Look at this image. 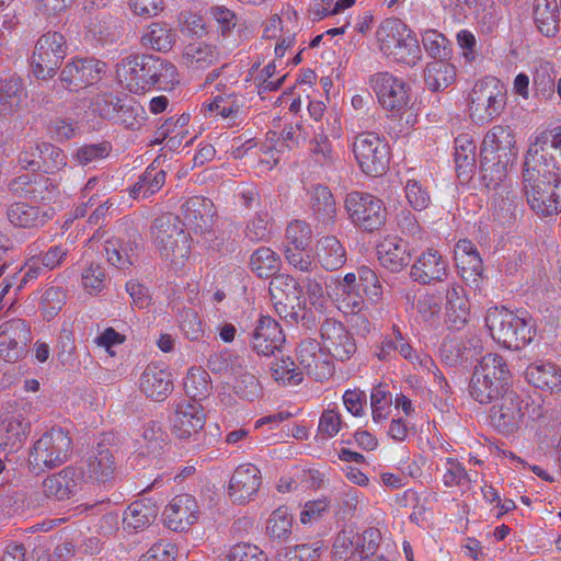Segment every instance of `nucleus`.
I'll return each mask as SVG.
<instances>
[{"mask_svg": "<svg viewBox=\"0 0 561 561\" xmlns=\"http://www.w3.org/2000/svg\"><path fill=\"white\" fill-rule=\"evenodd\" d=\"M523 191L537 216L549 218L561 213V125L541 133L529 145Z\"/></svg>", "mask_w": 561, "mask_h": 561, "instance_id": "obj_1", "label": "nucleus"}, {"mask_svg": "<svg viewBox=\"0 0 561 561\" xmlns=\"http://www.w3.org/2000/svg\"><path fill=\"white\" fill-rule=\"evenodd\" d=\"M118 83L134 94H145L153 88L172 90L179 83L176 67L151 54H130L116 65Z\"/></svg>", "mask_w": 561, "mask_h": 561, "instance_id": "obj_2", "label": "nucleus"}, {"mask_svg": "<svg viewBox=\"0 0 561 561\" xmlns=\"http://www.w3.org/2000/svg\"><path fill=\"white\" fill-rule=\"evenodd\" d=\"M542 417V405L528 393L514 389L496 398L489 411L490 426L506 438L533 428Z\"/></svg>", "mask_w": 561, "mask_h": 561, "instance_id": "obj_3", "label": "nucleus"}, {"mask_svg": "<svg viewBox=\"0 0 561 561\" xmlns=\"http://www.w3.org/2000/svg\"><path fill=\"white\" fill-rule=\"evenodd\" d=\"M484 321L492 340L506 350H523L536 336V323L526 311L491 307L486 311Z\"/></svg>", "mask_w": 561, "mask_h": 561, "instance_id": "obj_4", "label": "nucleus"}, {"mask_svg": "<svg viewBox=\"0 0 561 561\" xmlns=\"http://www.w3.org/2000/svg\"><path fill=\"white\" fill-rule=\"evenodd\" d=\"M516 157L515 137L508 126L495 125L484 136L481 147L482 178L495 190L507 176Z\"/></svg>", "mask_w": 561, "mask_h": 561, "instance_id": "obj_5", "label": "nucleus"}, {"mask_svg": "<svg viewBox=\"0 0 561 561\" xmlns=\"http://www.w3.org/2000/svg\"><path fill=\"white\" fill-rule=\"evenodd\" d=\"M185 224L173 214H164L153 221L151 237L160 257L174 271L182 270L191 257L192 238Z\"/></svg>", "mask_w": 561, "mask_h": 561, "instance_id": "obj_6", "label": "nucleus"}, {"mask_svg": "<svg viewBox=\"0 0 561 561\" xmlns=\"http://www.w3.org/2000/svg\"><path fill=\"white\" fill-rule=\"evenodd\" d=\"M512 378L506 360L499 354L489 353L476 365L469 382V394L479 404H491L500 398Z\"/></svg>", "mask_w": 561, "mask_h": 561, "instance_id": "obj_7", "label": "nucleus"}, {"mask_svg": "<svg viewBox=\"0 0 561 561\" xmlns=\"http://www.w3.org/2000/svg\"><path fill=\"white\" fill-rule=\"evenodd\" d=\"M507 105V88L499 78L479 79L468 94V115L477 125L499 118Z\"/></svg>", "mask_w": 561, "mask_h": 561, "instance_id": "obj_8", "label": "nucleus"}, {"mask_svg": "<svg viewBox=\"0 0 561 561\" xmlns=\"http://www.w3.org/2000/svg\"><path fill=\"white\" fill-rule=\"evenodd\" d=\"M369 83L379 104L390 113L391 117L402 119L403 115L408 114L407 125H413L416 122V115L411 112L410 87L402 79L388 71H381L373 75Z\"/></svg>", "mask_w": 561, "mask_h": 561, "instance_id": "obj_9", "label": "nucleus"}, {"mask_svg": "<svg viewBox=\"0 0 561 561\" xmlns=\"http://www.w3.org/2000/svg\"><path fill=\"white\" fill-rule=\"evenodd\" d=\"M71 453L72 440L69 433L54 426L34 442L28 454V465L34 472H44L64 465Z\"/></svg>", "mask_w": 561, "mask_h": 561, "instance_id": "obj_10", "label": "nucleus"}, {"mask_svg": "<svg viewBox=\"0 0 561 561\" xmlns=\"http://www.w3.org/2000/svg\"><path fill=\"white\" fill-rule=\"evenodd\" d=\"M344 206L351 221L362 230L373 232L386 224L385 203L373 194L353 191L346 195Z\"/></svg>", "mask_w": 561, "mask_h": 561, "instance_id": "obj_11", "label": "nucleus"}, {"mask_svg": "<svg viewBox=\"0 0 561 561\" xmlns=\"http://www.w3.org/2000/svg\"><path fill=\"white\" fill-rule=\"evenodd\" d=\"M353 153L360 170L370 176L386 172L390 160L387 141L376 133H362L353 141Z\"/></svg>", "mask_w": 561, "mask_h": 561, "instance_id": "obj_12", "label": "nucleus"}, {"mask_svg": "<svg viewBox=\"0 0 561 561\" xmlns=\"http://www.w3.org/2000/svg\"><path fill=\"white\" fill-rule=\"evenodd\" d=\"M66 56V39L58 32H48L41 36L32 56V69L37 79L45 80L55 76Z\"/></svg>", "mask_w": 561, "mask_h": 561, "instance_id": "obj_13", "label": "nucleus"}, {"mask_svg": "<svg viewBox=\"0 0 561 561\" xmlns=\"http://www.w3.org/2000/svg\"><path fill=\"white\" fill-rule=\"evenodd\" d=\"M271 300L277 314L287 321H296L302 308V287L288 274H277L270 282Z\"/></svg>", "mask_w": 561, "mask_h": 561, "instance_id": "obj_14", "label": "nucleus"}, {"mask_svg": "<svg viewBox=\"0 0 561 561\" xmlns=\"http://www.w3.org/2000/svg\"><path fill=\"white\" fill-rule=\"evenodd\" d=\"M199 113L206 118L219 121L222 127L233 128L245 121L248 107L244 98L240 94H218L203 102Z\"/></svg>", "mask_w": 561, "mask_h": 561, "instance_id": "obj_15", "label": "nucleus"}, {"mask_svg": "<svg viewBox=\"0 0 561 561\" xmlns=\"http://www.w3.org/2000/svg\"><path fill=\"white\" fill-rule=\"evenodd\" d=\"M319 332L320 343L330 358L344 363L356 354L355 337L343 322L328 318L321 323Z\"/></svg>", "mask_w": 561, "mask_h": 561, "instance_id": "obj_16", "label": "nucleus"}, {"mask_svg": "<svg viewBox=\"0 0 561 561\" xmlns=\"http://www.w3.org/2000/svg\"><path fill=\"white\" fill-rule=\"evenodd\" d=\"M205 423L206 414L199 402L181 399L174 403L170 430L178 439H194L203 431Z\"/></svg>", "mask_w": 561, "mask_h": 561, "instance_id": "obj_17", "label": "nucleus"}, {"mask_svg": "<svg viewBox=\"0 0 561 561\" xmlns=\"http://www.w3.org/2000/svg\"><path fill=\"white\" fill-rule=\"evenodd\" d=\"M106 65L95 58H73L60 73V82L69 91L79 90L99 82Z\"/></svg>", "mask_w": 561, "mask_h": 561, "instance_id": "obj_18", "label": "nucleus"}, {"mask_svg": "<svg viewBox=\"0 0 561 561\" xmlns=\"http://www.w3.org/2000/svg\"><path fill=\"white\" fill-rule=\"evenodd\" d=\"M296 353L299 365L314 380L323 381L332 376L334 365L317 340L310 337L302 340Z\"/></svg>", "mask_w": 561, "mask_h": 561, "instance_id": "obj_19", "label": "nucleus"}, {"mask_svg": "<svg viewBox=\"0 0 561 561\" xmlns=\"http://www.w3.org/2000/svg\"><path fill=\"white\" fill-rule=\"evenodd\" d=\"M32 340L30 325L22 319H12L0 324V357L13 363L25 354Z\"/></svg>", "mask_w": 561, "mask_h": 561, "instance_id": "obj_20", "label": "nucleus"}, {"mask_svg": "<svg viewBox=\"0 0 561 561\" xmlns=\"http://www.w3.org/2000/svg\"><path fill=\"white\" fill-rule=\"evenodd\" d=\"M199 517V507L195 497L187 493L175 495L164 507L165 526L173 531L188 529Z\"/></svg>", "mask_w": 561, "mask_h": 561, "instance_id": "obj_21", "label": "nucleus"}, {"mask_svg": "<svg viewBox=\"0 0 561 561\" xmlns=\"http://www.w3.org/2000/svg\"><path fill=\"white\" fill-rule=\"evenodd\" d=\"M261 484L260 469L253 463H242L230 478L228 495L233 503L245 504L256 495Z\"/></svg>", "mask_w": 561, "mask_h": 561, "instance_id": "obj_22", "label": "nucleus"}, {"mask_svg": "<svg viewBox=\"0 0 561 561\" xmlns=\"http://www.w3.org/2000/svg\"><path fill=\"white\" fill-rule=\"evenodd\" d=\"M139 389L149 399L164 401L173 390V377L164 363L148 364L139 378Z\"/></svg>", "mask_w": 561, "mask_h": 561, "instance_id": "obj_23", "label": "nucleus"}, {"mask_svg": "<svg viewBox=\"0 0 561 561\" xmlns=\"http://www.w3.org/2000/svg\"><path fill=\"white\" fill-rule=\"evenodd\" d=\"M83 482V470L73 466H67L60 471L47 476L42 488L44 494L57 501L72 497Z\"/></svg>", "mask_w": 561, "mask_h": 561, "instance_id": "obj_24", "label": "nucleus"}, {"mask_svg": "<svg viewBox=\"0 0 561 561\" xmlns=\"http://www.w3.org/2000/svg\"><path fill=\"white\" fill-rule=\"evenodd\" d=\"M285 335L278 322L270 316H261L251 334L250 344L259 355L272 356L279 351Z\"/></svg>", "mask_w": 561, "mask_h": 561, "instance_id": "obj_25", "label": "nucleus"}, {"mask_svg": "<svg viewBox=\"0 0 561 561\" xmlns=\"http://www.w3.org/2000/svg\"><path fill=\"white\" fill-rule=\"evenodd\" d=\"M448 262L435 249H427L420 254L411 267V276L420 284L444 282L448 276Z\"/></svg>", "mask_w": 561, "mask_h": 561, "instance_id": "obj_26", "label": "nucleus"}, {"mask_svg": "<svg viewBox=\"0 0 561 561\" xmlns=\"http://www.w3.org/2000/svg\"><path fill=\"white\" fill-rule=\"evenodd\" d=\"M184 220L195 233H205L211 230L216 207L211 199L204 196H192L181 206Z\"/></svg>", "mask_w": 561, "mask_h": 561, "instance_id": "obj_27", "label": "nucleus"}, {"mask_svg": "<svg viewBox=\"0 0 561 561\" xmlns=\"http://www.w3.org/2000/svg\"><path fill=\"white\" fill-rule=\"evenodd\" d=\"M376 252L380 265L392 273L402 271L411 259L408 242L398 236L383 237L377 244Z\"/></svg>", "mask_w": 561, "mask_h": 561, "instance_id": "obj_28", "label": "nucleus"}, {"mask_svg": "<svg viewBox=\"0 0 561 561\" xmlns=\"http://www.w3.org/2000/svg\"><path fill=\"white\" fill-rule=\"evenodd\" d=\"M30 422L21 412L0 415V448L7 453L19 450L30 432Z\"/></svg>", "mask_w": 561, "mask_h": 561, "instance_id": "obj_29", "label": "nucleus"}, {"mask_svg": "<svg viewBox=\"0 0 561 561\" xmlns=\"http://www.w3.org/2000/svg\"><path fill=\"white\" fill-rule=\"evenodd\" d=\"M446 322L450 329L460 330L470 318V302L465 287L458 283L448 285L445 305Z\"/></svg>", "mask_w": 561, "mask_h": 561, "instance_id": "obj_30", "label": "nucleus"}, {"mask_svg": "<svg viewBox=\"0 0 561 561\" xmlns=\"http://www.w3.org/2000/svg\"><path fill=\"white\" fill-rule=\"evenodd\" d=\"M116 461L113 453L99 445L95 450L88 457L85 461V470L88 479L98 484L112 483L116 476Z\"/></svg>", "mask_w": 561, "mask_h": 561, "instance_id": "obj_31", "label": "nucleus"}, {"mask_svg": "<svg viewBox=\"0 0 561 561\" xmlns=\"http://www.w3.org/2000/svg\"><path fill=\"white\" fill-rule=\"evenodd\" d=\"M454 259L461 277L467 282H478L483 274V261L476 247L469 239H460L454 250Z\"/></svg>", "mask_w": 561, "mask_h": 561, "instance_id": "obj_32", "label": "nucleus"}, {"mask_svg": "<svg viewBox=\"0 0 561 561\" xmlns=\"http://www.w3.org/2000/svg\"><path fill=\"white\" fill-rule=\"evenodd\" d=\"M219 58L220 51L216 45L196 41L184 46L181 65L192 71H204L215 66Z\"/></svg>", "mask_w": 561, "mask_h": 561, "instance_id": "obj_33", "label": "nucleus"}, {"mask_svg": "<svg viewBox=\"0 0 561 561\" xmlns=\"http://www.w3.org/2000/svg\"><path fill=\"white\" fill-rule=\"evenodd\" d=\"M317 266L328 272H334L344 266L347 260V252L343 243L335 236H324L316 243Z\"/></svg>", "mask_w": 561, "mask_h": 561, "instance_id": "obj_34", "label": "nucleus"}, {"mask_svg": "<svg viewBox=\"0 0 561 561\" xmlns=\"http://www.w3.org/2000/svg\"><path fill=\"white\" fill-rule=\"evenodd\" d=\"M158 507L148 500H136L124 511L122 516L123 529L129 534L148 528L157 518Z\"/></svg>", "mask_w": 561, "mask_h": 561, "instance_id": "obj_35", "label": "nucleus"}, {"mask_svg": "<svg viewBox=\"0 0 561 561\" xmlns=\"http://www.w3.org/2000/svg\"><path fill=\"white\" fill-rule=\"evenodd\" d=\"M176 41V30L161 21L146 25L140 37V43L145 48L162 54L171 51Z\"/></svg>", "mask_w": 561, "mask_h": 561, "instance_id": "obj_36", "label": "nucleus"}, {"mask_svg": "<svg viewBox=\"0 0 561 561\" xmlns=\"http://www.w3.org/2000/svg\"><path fill=\"white\" fill-rule=\"evenodd\" d=\"M526 380L534 387L554 392L561 390V368L550 360H537L527 366Z\"/></svg>", "mask_w": 561, "mask_h": 561, "instance_id": "obj_37", "label": "nucleus"}, {"mask_svg": "<svg viewBox=\"0 0 561 561\" xmlns=\"http://www.w3.org/2000/svg\"><path fill=\"white\" fill-rule=\"evenodd\" d=\"M8 220L19 228L32 229L44 226L50 218L48 213L26 203H13L7 209Z\"/></svg>", "mask_w": 561, "mask_h": 561, "instance_id": "obj_38", "label": "nucleus"}, {"mask_svg": "<svg viewBox=\"0 0 561 561\" xmlns=\"http://www.w3.org/2000/svg\"><path fill=\"white\" fill-rule=\"evenodd\" d=\"M455 164L459 179L469 180L476 171V144L468 134L455 138Z\"/></svg>", "mask_w": 561, "mask_h": 561, "instance_id": "obj_39", "label": "nucleus"}, {"mask_svg": "<svg viewBox=\"0 0 561 561\" xmlns=\"http://www.w3.org/2000/svg\"><path fill=\"white\" fill-rule=\"evenodd\" d=\"M413 35L415 34L399 19L385 20L376 32L379 49L385 56L399 43Z\"/></svg>", "mask_w": 561, "mask_h": 561, "instance_id": "obj_40", "label": "nucleus"}, {"mask_svg": "<svg viewBox=\"0 0 561 561\" xmlns=\"http://www.w3.org/2000/svg\"><path fill=\"white\" fill-rule=\"evenodd\" d=\"M309 196L316 218L324 224L333 222L336 216V204L330 188L322 184L313 185L309 190Z\"/></svg>", "mask_w": 561, "mask_h": 561, "instance_id": "obj_41", "label": "nucleus"}, {"mask_svg": "<svg viewBox=\"0 0 561 561\" xmlns=\"http://www.w3.org/2000/svg\"><path fill=\"white\" fill-rule=\"evenodd\" d=\"M394 342L398 344L397 353L408 360L414 369L431 371L435 367L434 359L426 353L412 346L410 340L401 332L398 325H392Z\"/></svg>", "mask_w": 561, "mask_h": 561, "instance_id": "obj_42", "label": "nucleus"}, {"mask_svg": "<svg viewBox=\"0 0 561 561\" xmlns=\"http://www.w3.org/2000/svg\"><path fill=\"white\" fill-rule=\"evenodd\" d=\"M534 19L541 34L553 37L559 32V5L557 0H535Z\"/></svg>", "mask_w": 561, "mask_h": 561, "instance_id": "obj_43", "label": "nucleus"}, {"mask_svg": "<svg viewBox=\"0 0 561 561\" xmlns=\"http://www.w3.org/2000/svg\"><path fill=\"white\" fill-rule=\"evenodd\" d=\"M250 270L260 278H268L277 275L282 266V260L277 252L268 247L257 248L250 256Z\"/></svg>", "mask_w": 561, "mask_h": 561, "instance_id": "obj_44", "label": "nucleus"}, {"mask_svg": "<svg viewBox=\"0 0 561 561\" xmlns=\"http://www.w3.org/2000/svg\"><path fill=\"white\" fill-rule=\"evenodd\" d=\"M455 80V66L444 60L428 62L424 69L425 84L433 92L445 90Z\"/></svg>", "mask_w": 561, "mask_h": 561, "instance_id": "obj_45", "label": "nucleus"}, {"mask_svg": "<svg viewBox=\"0 0 561 561\" xmlns=\"http://www.w3.org/2000/svg\"><path fill=\"white\" fill-rule=\"evenodd\" d=\"M148 119L145 107L135 99H122L114 123L129 130H140Z\"/></svg>", "mask_w": 561, "mask_h": 561, "instance_id": "obj_46", "label": "nucleus"}, {"mask_svg": "<svg viewBox=\"0 0 561 561\" xmlns=\"http://www.w3.org/2000/svg\"><path fill=\"white\" fill-rule=\"evenodd\" d=\"M556 66L551 61L541 60L533 71L535 96L546 101L552 100L556 90Z\"/></svg>", "mask_w": 561, "mask_h": 561, "instance_id": "obj_47", "label": "nucleus"}, {"mask_svg": "<svg viewBox=\"0 0 561 561\" xmlns=\"http://www.w3.org/2000/svg\"><path fill=\"white\" fill-rule=\"evenodd\" d=\"M477 472L470 473L457 458L446 457L443 462L442 482L446 488L470 489L477 481Z\"/></svg>", "mask_w": 561, "mask_h": 561, "instance_id": "obj_48", "label": "nucleus"}, {"mask_svg": "<svg viewBox=\"0 0 561 561\" xmlns=\"http://www.w3.org/2000/svg\"><path fill=\"white\" fill-rule=\"evenodd\" d=\"M294 518L287 506L274 510L266 520V535L272 541L284 542L293 533Z\"/></svg>", "mask_w": 561, "mask_h": 561, "instance_id": "obj_49", "label": "nucleus"}, {"mask_svg": "<svg viewBox=\"0 0 561 561\" xmlns=\"http://www.w3.org/2000/svg\"><path fill=\"white\" fill-rule=\"evenodd\" d=\"M165 182V172L152 165L148 167L130 188L134 198L146 199L157 193Z\"/></svg>", "mask_w": 561, "mask_h": 561, "instance_id": "obj_50", "label": "nucleus"}, {"mask_svg": "<svg viewBox=\"0 0 561 561\" xmlns=\"http://www.w3.org/2000/svg\"><path fill=\"white\" fill-rule=\"evenodd\" d=\"M184 390L191 401H202L211 390L208 373L201 367H191L184 378Z\"/></svg>", "mask_w": 561, "mask_h": 561, "instance_id": "obj_51", "label": "nucleus"}, {"mask_svg": "<svg viewBox=\"0 0 561 561\" xmlns=\"http://www.w3.org/2000/svg\"><path fill=\"white\" fill-rule=\"evenodd\" d=\"M241 364H243V358L228 350L214 353L207 359L208 369L213 374L224 376L227 381L232 375L241 371Z\"/></svg>", "mask_w": 561, "mask_h": 561, "instance_id": "obj_52", "label": "nucleus"}, {"mask_svg": "<svg viewBox=\"0 0 561 561\" xmlns=\"http://www.w3.org/2000/svg\"><path fill=\"white\" fill-rule=\"evenodd\" d=\"M386 57L409 67L416 66L422 58V51L416 35L399 43Z\"/></svg>", "mask_w": 561, "mask_h": 561, "instance_id": "obj_53", "label": "nucleus"}, {"mask_svg": "<svg viewBox=\"0 0 561 561\" xmlns=\"http://www.w3.org/2000/svg\"><path fill=\"white\" fill-rule=\"evenodd\" d=\"M312 230L310 225L300 219H293L288 222L285 230L284 249H297L300 247H310Z\"/></svg>", "mask_w": 561, "mask_h": 561, "instance_id": "obj_54", "label": "nucleus"}, {"mask_svg": "<svg viewBox=\"0 0 561 561\" xmlns=\"http://www.w3.org/2000/svg\"><path fill=\"white\" fill-rule=\"evenodd\" d=\"M358 282L365 296L373 302L378 304L383 297V286L375 270L367 265L357 267Z\"/></svg>", "mask_w": 561, "mask_h": 561, "instance_id": "obj_55", "label": "nucleus"}, {"mask_svg": "<svg viewBox=\"0 0 561 561\" xmlns=\"http://www.w3.org/2000/svg\"><path fill=\"white\" fill-rule=\"evenodd\" d=\"M234 392L247 400H253L260 393V383L256 377L247 370L245 363L241 364V371L232 375L228 380Z\"/></svg>", "mask_w": 561, "mask_h": 561, "instance_id": "obj_56", "label": "nucleus"}, {"mask_svg": "<svg viewBox=\"0 0 561 561\" xmlns=\"http://www.w3.org/2000/svg\"><path fill=\"white\" fill-rule=\"evenodd\" d=\"M422 42L426 53L433 58L439 60L451 56L453 49L448 38L436 30H427L422 36Z\"/></svg>", "mask_w": 561, "mask_h": 561, "instance_id": "obj_57", "label": "nucleus"}, {"mask_svg": "<svg viewBox=\"0 0 561 561\" xmlns=\"http://www.w3.org/2000/svg\"><path fill=\"white\" fill-rule=\"evenodd\" d=\"M468 351L466 341L461 336H446L439 347L442 360L449 366H456L462 362Z\"/></svg>", "mask_w": 561, "mask_h": 561, "instance_id": "obj_58", "label": "nucleus"}, {"mask_svg": "<svg viewBox=\"0 0 561 561\" xmlns=\"http://www.w3.org/2000/svg\"><path fill=\"white\" fill-rule=\"evenodd\" d=\"M271 371L275 381L284 385H298L302 380L301 371L289 357L273 362Z\"/></svg>", "mask_w": 561, "mask_h": 561, "instance_id": "obj_59", "label": "nucleus"}, {"mask_svg": "<svg viewBox=\"0 0 561 561\" xmlns=\"http://www.w3.org/2000/svg\"><path fill=\"white\" fill-rule=\"evenodd\" d=\"M287 263L297 271L311 273L317 268L316 253L309 251V247L297 249H284Z\"/></svg>", "mask_w": 561, "mask_h": 561, "instance_id": "obj_60", "label": "nucleus"}, {"mask_svg": "<svg viewBox=\"0 0 561 561\" xmlns=\"http://www.w3.org/2000/svg\"><path fill=\"white\" fill-rule=\"evenodd\" d=\"M182 334L190 341H201L205 330L198 313L193 309H183L179 316Z\"/></svg>", "mask_w": 561, "mask_h": 561, "instance_id": "obj_61", "label": "nucleus"}, {"mask_svg": "<svg viewBox=\"0 0 561 561\" xmlns=\"http://www.w3.org/2000/svg\"><path fill=\"white\" fill-rule=\"evenodd\" d=\"M225 561H270L267 554L256 545L238 542L231 546Z\"/></svg>", "mask_w": 561, "mask_h": 561, "instance_id": "obj_62", "label": "nucleus"}, {"mask_svg": "<svg viewBox=\"0 0 561 561\" xmlns=\"http://www.w3.org/2000/svg\"><path fill=\"white\" fill-rule=\"evenodd\" d=\"M356 541L357 533L353 529L341 530L333 542L332 556L334 561H346L354 553H357Z\"/></svg>", "mask_w": 561, "mask_h": 561, "instance_id": "obj_63", "label": "nucleus"}, {"mask_svg": "<svg viewBox=\"0 0 561 561\" xmlns=\"http://www.w3.org/2000/svg\"><path fill=\"white\" fill-rule=\"evenodd\" d=\"M270 222L271 217L267 211H256L245 225V238L251 242L267 240L270 238Z\"/></svg>", "mask_w": 561, "mask_h": 561, "instance_id": "obj_64", "label": "nucleus"}]
</instances>
